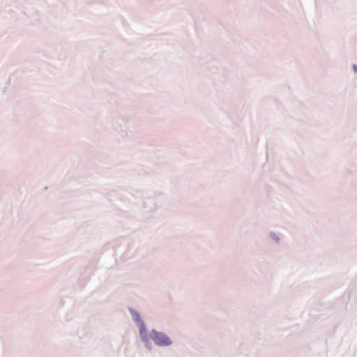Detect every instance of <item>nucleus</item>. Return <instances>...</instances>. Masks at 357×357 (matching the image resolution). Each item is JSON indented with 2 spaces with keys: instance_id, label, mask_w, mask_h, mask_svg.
Wrapping results in <instances>:
<instances>
[{
  "instance_id": "nucleus-1",
  "label": "nucleus",
  "mask_w": 357,
  "mask_h": 357,
  "mask_svg": "<svg viewBox=\"0 0 357 357\" xmlns=\"http://www.w3.org/2000/svg\"><path fill=\"white\" fill-rule=\"evenodd\" d=\"M151 335L154 342L159 346H168L172 344L170 338L164 333L153 331Z\"/></svg>"
},
{
  "instance_id": "nucleus-2",
  "label": "nucleus",
  "mask_w": 357,
  "mask_h": 357,
  "mask_svg": "<svg viewBox=\"0 0 357 357\" xmlns=\"http://www.w3.org/2000/svg\"><path fill=\"white\" fill-rule=\"evenodd\" d=\"M139 327H140V335H141L143 341L146 342L147 341V338L146 336V326L143 321H141V323L139 324Z\"/></svg>"
},
{
  "instance_id": "nucleus-3",
  "label": "nucleus",
  "mask_w": 357,
  "mask_h": 357,
  "mask_svg": "<svg viewBox=\"0 0 357 357\" xmlns=\"http://www.w3.org/2000/svg\"><path fill=\"white\" fill-rule=\"evenodd\" d=\"M133 317H134L135 321L137 322H139V324L141 323V321H142L140 319L139 314L138 313H137L136 312H133Z\"/></svg>"
},
{
  "instance_id": "nucleus-4",
  "label": "nucleus",
  "mask_w": 357,
  "mask_h": 357,
  "mask_svg": "<svg viewBox=\"0 0 357 357\" xmlns=\"http://www.w3.org/2000/svg\"><path fill=\"white\" fill-rule=\"evenodd\" d=\"M354 68L355 72H357V66L356 65L354 66Z\"/></svg>"
}]
</instances>
